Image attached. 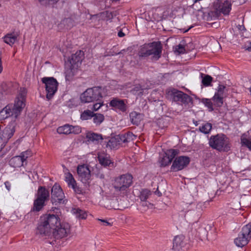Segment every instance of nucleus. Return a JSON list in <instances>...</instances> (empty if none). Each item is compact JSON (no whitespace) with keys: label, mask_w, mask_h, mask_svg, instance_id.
I'll return each instance as SVG.
<instances>
[{"label":"nucleus","mask_w":251,"mask_h":251,"mask_svg":"<svg viewBox=\"0 0 251 251\" xmlns=\"http://www.w3.org/2000/svg\"><path fill=\"white\" fill-rule=\"evenodd\" d=\"M225 89H226V87L224 85H219L218 86V91L215 94V95L224 97V95H225Z\"/></svg>","instance_id":"ea45409f"},{"label":"nucleus","mask_w":251,"mask_h":251,"mask_svg":"<svg viewBox=\"0 0 251 251\" xmlns=\"http://www.w3.org/2000/svg\"><path fill=\"white\" fill-rule=\"evenodd\" d=\"M4 184H5V186L6 189L8 191H10V188H11V184H10V182L6 181L4 182Z\"/></svg>","instance_id":"3c124183"},{"label":"nucleus","mask_w":251,"mask_h":251,"mask_svg":"<svg viewBox=\"0 0 251 251\" xmlns=\"http://www.w3.org/2000/svg\"><path fill=\"white\" fill-rule=\"evenodd\" d=\"M104 175H103V174H100V178H101V179L104 178Z\"/></svg>","instance_id":"13d9d810"},{"label":"nucleus","mask_w":251,"mask_h":251,"mask_svg":"<svg viewBox=\"0 0 251 251\" xmlns=\"http://www.w3.org/2000/svg\"><path fill=\"white\" fill-rule=\"evenodd\" d=\"M223 98L221 96L214 95L213 97V100L217 106H221L223 103Z\"/></svg>","instance_id":"e433bc0d"},{"label":"nucleus","mask_w":251,"mask_h":251,"mask_svg":"<svg viewBox=\"0 0 251 251\" xmlns=\"http://www.w3.org/2000/svg\"><path fill=\"white\" fill-rule=\"evenodd\" d=\"M151 195V192L148 189H143L140 192V199L142 201H145Z\"/></svg>","instance_id":"2f4dec72"},{"label":"nucleus","mask_w":251,"mask_h":251,"mask_svg":"<svg viewBox=\"0 0 251 251\" xmlns=\"http://www.w3.org/2000/svg\"><path fill=\"white\" fill-rule=\"evenodd\" d=\"M132 183V176L126 174L116 177L112 185L116 193L124 195Z\"/></svg>","instance_id":"39448f33"},{"label":"nucleus","mask_w":251,"mask_h":251,"mask_svg":"<svg viewBox=\"0 0 251 251\" xmlns=\"http://www.w3.org/2000/svg\"><path fill=\"white\" fill-rule=\"evenodd\" d=\"M42 81L45 84L46 97L48 100H50L57 90L58 82L53 77H47L42 78Z\"/></svg>","instance_id":"6e6552de"},{"label":"nucleus","mask_w":251,"mask_h":251,"mask_svg":"<svg viewBox=\"0 0 251 251\" xmlns=\"http://www.w3.org/2000/svg\"><path fill=\"white\" fill-rule=\"evenodd\" d=\"M18 34L17 33H7L3 37V41L7 44L12 46L17 41Z\"/></svg>","instance_id":"a211bd4d"},{"label":"nucleus","mask_w":251,"mask_h":251,"mask_svg":"<svg viewBox=\"0 0 251 251\" xmlns=\"http://www.w3.org/2000/svg\"><path fill=\"white\" fill-rule=\"evenodd\" d=\"M57 132L59 134H69L71 133V125H65L59 126L57 129Z\"/></svg>","instance_id":"393cba45"},{"label":"nucleus","mask_w":251,"mask_h":251,"mask_svg":"<svg viewBox=\"0 0 251 251\" xmlns=\"http://www.w3.org/2000/svg\"><path fill=\"white\" fill-rule=\"evenodd\" d=\"M251 222L244 226L238 237L234 240L236 245L239 247H242L246 245L251 238Z\"/></svg>","instance_id":"0eeeda50"},{"label":"nucleus","mask_w":251,"mask_h":251,"mask_svg":"<svg viewBox=\"0 0 251 251\" xmlns=\"http://www.w3.org/2000/svg\"><path fill=\"white\" fill-rule=\"evenodd\" d=\"M98 102L96 103L95 104H93L92 110L93 111H98L99 109H100V108L103 105V102L101 100L98 101Z\"/></svg>","instance_id":"79ce46f5"},{"label":"nucleus","mask_w":251,"mask_h":251,"mask_svg":"<svg viewBox=\"0 0 251 251\" xmlns=\"http://www.w3.org/2000/svg\"><path fill=\"white\" fill-rule=\"evenodd\" d=\"M195 125L197 126L198 125V122L196 121V122L194 123Z\"/></svg>","instance_id":"052dcab7"},{"label":"nucleus","mask_w":251,"mask_h":251,"mask_svg":"<svg viewBox=\"0 0 251 251\" xmlns=\"http://www.w3.org/2000/svg\"><path fill=\"white\" fill-rule=\"evenodd\" d=\"M97 2H100L105 1L106 2V0H94Z\"/></svg>","instance_id":"6e6d98bb"},{"label":"nucleus","mask_w":251,"mask_h":251,"mask_svg":"<svg viewBox=\"0 0 251 251\" xmlns=\"http://www.w3.org/2000/svg\"><path fill=\"white\" fill-rule=\"evenodd\" d=\"M244 48L246 50L249 51H251V42H249V45L246 44Z\"/></svg>","instance_id":"8fccbe9b"},{"label":"nucleus","mask_w":251,"mask_h":251,"mask_svg":"<svg viewBox=\"0 0 251 251\" xmlns=\"http://www.w3.org/2000/svg\"><path fill=\"white\" fill-rule=\"evenodd\" d=\"M142 205H143V206L146 205H147V203H146V201H143V202H142Z\"/></svg>","instance_id":"bf43d9fd"},{"label":"nucleus","mask_w":251,"mask_h":251,"mask_svg":"<svg viewBox=\"0 0 251 251\" xmlns=\"http://www.w3.org/2000/svg\"><path fill=\"white\" fill-rule=\"evenodd\" d=\"M89 140L93 142H99L100 140L102 139V136L100 134H98L95 133H88L86 136Z\"/></svg>","instance_id":"c756f323"},{"label":"nucleus","mask_w":251,"mask_h":251,"mask_svg":"<svg viewBox=\"0 0 251 251\" xmlns=\"http://www.w3.org/2000/svg\"><path fill=\"white\" fill-rule=\"evenodd\" d=\"M183 237L176 236L175 237L173 241V248L175 250L178 251L183 246Z\"/></svg>","instance_id":"4be33fe9"},{"label":"nucleus","mask_w":251,"mask_h":251,"mask_svg":"<svg viewBox=\"0 0 251 251\" xmlns=\"http://www.w3.org/2000/svg\"><path fill=\"white\" fill-rule=\"evenodd\" d=\"M83 52L81 50L77 51L73 54L69 61L71 64L72 70L76 69L81 65L83 57Z\"/></svg>","instance_id":"4468645a"},{"label":"nucleus","mask_w":251,"mask_h":251,"mask_svg":"<svg viewBox=\"0 0 251 251\" xmlns=\"http://www.w3.org/2000/svg\"><path fill=\"white\" fill-rule=\"evenodd\" d=\"M36 198L46 201L49 200L50 192L45 187L40 186L36 195Z\"/></svg>","instance_id":"dca6fc26"},{"label":"nucleus","mask_w":251,"mask_h":251,"mask_svg":"<svg viewBox=\"0 0 251 251\" xmlns=\"http://www.w3.org/2000/svg\"><path fill=\"white\" fill-rule=\"evenodd\" d=\"M241 143L242 145L245 146L249 148L251 151V137L247 138L242 137L241 138Z\"/></svg>","instance_id":"c9c22d12"},{"label":"nucleus","mask_w":251,"mask_h":251,"mask_svg":"<svg viewBox=\"0 0 251 251\" xmlns=\"http://www.w3.org/2000/svg\"><path fill=\"white\" fill-rule=\"evenodd\" d=\"M94 116V112L90 110H84L80 115V118L82 120H87L91 119Z\"/></svg>","instance_id":"7c9ffc66"},{"label":"nucleus","mask_w":251,"mask_h":251,"mask_svg":"<svg viewBox=\"0 0 251 251\" xmlns=\"http://www.w3.org/2000/svg\"><path fill=\"white\" fill-rule=\"evenodd\" d=\"M70 226L67 223H60L58 215H46L41 218V222L37 227V232L42 236L50 238L59 239L70 233Z\"/></svg>","instance_id":"f257e3e1"},{"label":"nucleus","mask_w":251,"mask_h":251,"mask_svg":"<svg viewBox=\"0 0 251 251\" xmlns=\"http://www.w3.org/2000/svg\"><path fill=\"white\" fill-rule=\"evenodd\" d=\"M127 101L126 100H122L119 98H113L109 102V105L116 110H119L123 113L126 112L127 109Z\"/></svg>","instance_id":"ddd939ff"},{"label":"nucleus","mask_w":251,"mask_h":251,"mask_svg":"<svg viewBox=\"0 0 251 251\" xmlns=\"http://www.w3.org/2000/svg\"><path fill=\"white\" fill-rule=\"evenodd\" d=\"M32 155V153H31V151H30V150H27L25 151H23L22 152L21 154H20V156H21V158L23 159V160H24V161H25L26 159L31 156Z\"/></svg>","instance_id":"a19ab883"},{"label":"nucleus","mask_w":251,"mask_h":251,"mask_svg":"<svg viewBox=\"0 0 251 251\" xmlns=\"http://www.w3.org/2000/svg\"><path fill=\"white\" fill-rule=\"evenodd\" d=\"M178 151L175 149L167 150L165 154L172 161L173 159L178 154Z\"/></svg>","instance_id":"473e14b6"},{"label":"nucleus","mask_w":251,"mask_h":251,"mask_svg":"<svg viewBox=\"0 0 251 251\" xmlns=\"http://www.w3.org/2000/svg\"><path fill=\"white\" fill-rule=\"evenodd\" d=\"M172 161L165 154L159 160L161 167H165L171 163Z\"/></svg>","instance_id":"f704fd0d"},{"label":"nucleus","mask_w":251,"mask_h":251,"mask_svg":"<svg viewBox=\"0 0 251 251\" xmlns=\"http://www.w3.org/2000/svg\"><path fill=\"white\" fill-rule=\"evenodd\" d=\"M172 100L179 104H187L190 100V97L186 94L173 89L169 92Z\"/></svg>","instance_id":"9d476101"},{"label":"nucleus","mask_w":251,"mask_h":251,"mask_svg":"<svg viewBox=\"0 0 251 251\" xmlns=\"http://www.w3.org/2000/svg\"><path fill=\"white\" fill-rule=\"evenodd\" d=\"M72 211L75 215L76 217L79 219H85L88 215L87 213L85 211L79 208H74Z\"/></svg>","instance_id":"5701e85b"},{"label":"nucleus","mask_w":251,"mask_h":251,"mask_svg":"<svg viewBox=\"0 0 251 251\" xmlns=\"http://www.w3.org/2000/svg\"><path fill=\"white\" fill-rule=\"evenodd\" d=\"M92 118H93V122L97 125H100L104 119L103 115L100 113H94Z\"/></svg>","instance_id":"c85d7f7f"},{"label":"nucleus","mask_w":251,"mask_h":251,"mask_svg":"<svg viewBox=\"0 0 251 251\" xmlns=\"http://www.w3.org/2000/svg\"><path fill=\"white\" fill-rule=\"evenodd\" d=\"M119 0H106V3H109V4H111L112 3L116 2Z\"/></svg>","instance_id":"864d4df0"},{"label":"nucleus","mask_w":251,"mask_h":251,"mask_svg":"<svg viewBox=\"0 0 251 251\" xmlns=\"http://www.w3.org/2000/svg\"><path fill=\"white\" fill-rule=\"evenodd\" d=\"M16 122L15 121H11L5 128L3 133L5 135L6 137L8 139L11 138L14 132H15V127L16 126Z\"/></svg>","instance_id":"f3484780"},{"label":"nucleus","mask_w":251,"mask_h":251,"mask_svg":"<svg viewBox=\"0 0 251 251\" xmlns=\"http://www.w3.org/2000/svg\"><path fill=\"white\" fill-rule=\"evenodd\" d=\"M77 173L79 179L84 184H89L91 180V172L87 166L78 165Z\"/></svg>","instance_id":"f8f14e48"},{"label":"nucleus","mask_w":251,"mask_h":251,"mask_svg":"<svg viewBox=\"0 0 251 251\" xmlns=\"http://www.w3.org/2000/svg\"><path fill=\"white\" fill-rule=\"evenodd\" d=\"M174 51L178 54H183L185 52V47L183 45L179 44L174 48Z\"/></svg>","instance_id":"4c0bfd02"},{"label":"nucleus","mask_w":251,"mask_h":251,"mask_svg":"<svg viewBox=\"0 0 251 251\" xmlns=\"http://www.w3.org/2000/svg\"><path fill=\"white\" fill-rule=\"evenodd\" d=\"M190 158L186 156L176 157L171 167V172H178L185 168L190 163Z\"/></svg>","instance_id":"1a4fd4ad"},{"label":"nucleus","mask_w":251,"mask_h":251,"mask_svg":"<svg viewBox=\"0 0 251 251\" xmlns=\"http://www.w3.org/2000/svg\"><path fill=\"white\" fill-rule=\"evenodd\" d=\"M132 91L133 93H134V92L136 91L139 92L140 93H142L143 89L141 88L140 85H137L132 90Z\"/></svg>","instance_id":"09e8293b"},{"label":"nucleus","mask_w":251,"mask_h":251,"mask_svg":"<svg viewBox=\"0 0 251 251\" xmlns=\"http://www.w3.org/2000/svg\"><path fill=\"white\" fill-rule=\"evenodd\" d=\"M126 136V138L127 139V140L129 142L130 141H132L134 140L136 138V136L134 135L132 132H127L125 133Z\"/></svg>","instance_id":"49530a36"},{"label":"nucleus","mask_w":251,"mask_h":251,"mask_svg":"<svg viewBox=\"0 0 251 251\" xmlns=\"http://www.w3.org/2000/svg\"><path fill=\"white\" fill-rule=\"evenodd\" d=\"M125 33H123L122 31H120L118 33V35L119 37H124L125 36Z\"/></svg>","instance_id":"5fc2aeb1"},{"label":"nucleus","mask_w":251,"mask_h":251,"mask_svg":"<svg viewBox=\"0 0 251 251\" xmlns=\"http://www.w3.org/2000/svg\"><path fill=\"white\" fill-rule=\"evenodd\" d=\"M45 202L43 200L37 198L35 199L33 202V206L31 210L33 212H39L41 210L45 205Z\"/></svg>","instance_id":"aec40b11"},{"label":"nucleus","mask_w":251,"mask_h":251,"mask_svg":"<svg viewBox=\"0 0 251 251\" xmlns=\"http://www.w3.org/2000/svg\"><path fill=\"white\" fill-rule=\"evenodd\" d=\"M99 220L101 222H102L103 223V225L105 226L110 225V224L108 222H107L106 220H101V219H99Z\"/></svg>","instance_id":"603ef678"},{"label":"nucleus","mask_w":251,"mask_h":251,"mask_svg":"<svg viewBox=\"0 0 251 251\" xmlns=\"http://www.w3.org/2000/svg\"><path fill=\"white\" fill-rule=\"evenodd\" d=\"M10 110L9 107H7V105L4 107L0 111V121L4 120L10 117Z\"/></svg>","instance_id":"bb28decb"},{"label":"nucleus","mask_w":251,"mask_h":251,"mask_svg":"<svg viewBox=\"0 0 251 251\" xmlns=\"http://www.w3.org/2000/svg\"><path fill=\"white\" fill-rule=\"evenodd\" d=\"M120 144V141L117 139V136L111 138L106 144V147L109 148L110 149L116 148Z\"/></svg>","instance_id":"b1692460"},{"label":"nucleus","mask_w":251,"mask_h":251,"mask_svg":"<svg viewBox=\"0 0 251 251\" xmlns=\"http://www.w3.org/2000/svg\"><path fill=\"white\" fill-rule=\"evenodd\" d=\"M212 81V77L209 75H205L202 79V83L205 86H209Z\"/></svg>","instance_id":"58836bf2"},{"label":"nucleus","mask_w":251,"mask_h":251,"mask_svg":"<svg viewBox=\"0 0 251 251\" xmlns=\"http://www.w3.org/2000/svg\"><path fill=\"white\" fill-rule=\"evenodd\" d=\"M209 145L212 149L219 151H228L230 148L228 138L222 133L211 136Z\"/></svg>","instance_id":"7ed1b4c3"},{"label":"nucleus","mask_w":251,"mask_h":251,"mask_svg":"<svg viewBox=\"0 0 251 251\" xmlns=\"http://www.w3.org/2000/svg\"><path fill=\"white\" fill-rule=\"evenodd\" d=\"M26 95V90L24 88H21L19 93L15 99L14 104L7 105V107H9L10 110V115L11 116L17 118L21 114L25 105Z\"/></svg>","instance_id":"20e7f679"},{"label":"nucleus","mask_w":251,"mask_h":251,"mask_svg":"<svg viewBox=\"0 0 251 251\" xmlns=\"http://www.w3.org/2000/svg\"><path fill=\"white\" fill-rule=\"evenodd\" d=\"M212 124L209 123H206L202 124L199 127V130L204 134H208L212 129Z\"/></svg>","instance_id":"cd10ccee"},{"label":"nucleus","mask_w":251,"mask_h":251,"mask_svg":"<svg viewBox=\"0 0 251 251\" xmlns=\"http://www.w3.org/2000/svg\"><path fill=\"white\" fill-rule=\"evenodd\" d=\"M103 89L101 87L88 88L80 96L82 102L89 103L100 100L103 97Z\"/></svg>","instance_id":"423d86ee"},{"label":"nucleus","mask_w":251,"mask_h":251,"mask_svg":"<svg viewBox=\"0 0 251 251\" xmlns=\"http://www.w3.org/2000/svg\"><path fill=\"white\" fill-rule=\"evenodd\" d=\"M75 187H72L74 191L77 194H81L82 193V190L81 188L77 185V183L74 185Z\"/></svg>","instance_id":"de8ad7c7"},{"label":"nucleus","mask_w":251,"mask_h":251,"mask_svg":"<svg viewBox=\"0 0 251 251\" xmlns=\"http://www.w3.org/2000/svg\"><path fill=\"white\" fill-rule=\"evenodd\" d=\"M98 158L100 164L104 167H110L113 168L114 167V162L110 159L108 154L104 152H100L98 154Z\"/></svg>","instance_id":"2eb2a0df"},{"label":"nucleus","mask_w":251,"mask_h":251,"mask_svg":"<svg viewBox=\"0 0 251 251\" xmlns=\"http://www.w3.org/2000/svg\"><path fill=\"white\" fill-rule=\"evenodd\" d=\"M51 201L53 204L64 203V194L59 185L55 183L51 189Z\"/></svg>","instance_id":"9b49d317"},{"label":"nucleus","mask_w":251,"mask_h":251,"mask_svg":"<svg viewBox=\"0 0 251 251\" xmlns=\"http://www.w3.org/2000/svg\"><path fill=\"white\" fill-rule=\"evenodd\" d=\"M24 161L20 155L12 157L9 161L10 165L14 168L20 167L24 166Z\"/></svg>","instance_id":"6ab92c4d"},{"label":"nucleus","mask_w":251,"mask_h":251,"mask_svg":"<svg viewBox=\"0 0 251 251\" xmlns=\"http://www.w3.org/2000/svg\"><path fill=\"white\" fill-rule=\"evenodd\" d=\"M43 5H47L48 4H54L56 3L59 0H38Z\"/></svg>","instance_id":"a18cd8bd"},{"label":"nucleus","mask_w":251,"mask_h":251,"mask_svg":"<svg viewBox=\"0 0 251 251\" xmlns=\"http://www.w3.org/2000/svg\"><path fill=\"white\" fill-rule=\"evenodd\" d=\"M71 133L78 134L81 132V127L79 126H71Z\"/></svg>","instance_id":"37998d69"},{"label":"nucleus","mask_w":251,"mask_h":251,"mask_svg":"<svg viewBox=\"0 0 251 251\" xmlns=\"http://www.w3.org/2000/svg\"><path fill=\"white\" fill-rule=\"evenodd\" d=\"M65 180L68 183L69 187L71 188L75 187L74 185L76 183V182L74 178V176L70 173H68L66 174Z\"/></svg>","instance_id":"a878e982"},{"label":"nucleus","mask_w":251,"mask_h":251,"mask_svg":"<svg viewBox=\"0 0 251 251\" xmlns=\"http://www.w3.org/2000/svg\"><path fill=\"white\" fill-rule=\"evenodd\" d=\"M117 139L119 141H120V144L121 143H127L128 142L127 139L126 138V134H123L121 135H119L116 136Z\"/></svg>","instance_id":"c03bdc74"},{"label":"nucleus","mask_w":251,"mask_h":251,"mask_svg":"<svg viewBox=\"0 0 251 251\" xmlns=\"http://www.w3.org/2000/svg\"><path fill=\"white\" fill-rule=\"evenodd\" d=\"M130 121L133 125H138L142 119V115L135 111H132L129 114Z\"/></svg>","instance_id":"412c9836"},{"label":"nucleus","mask_w":251,"mask_h":251,"mask_svg":"<svg viewBox=\"0 0 251 251\" xmlns=\"http://www.w3.org/2000/svg\"><path fill=\"white\" fill-rule=\"evenodd\" d=\"M155 193L158 195V196H160L161 195V193L159 191H155Z\"/></svg>","instance_id":"4d7b16f0"},{"label":"nucleus","mask_w":251,"mask_h":251,"mask_svg":"<svg viewBox=\"0 0 251 251\" xmlns=\"http://www.w3.org/2000/svg\"><path fill=\"white\" fill-rule=\"evenodd\" d=\"M201 102L204 104L209 109L210 111L213 110V104L210 99L203 98L201 100Z\"/></svg>","instance_id":"72a5a7b5"},{"label":"nucleus","mask_w":251,"mask_h":251,"mask_svg":"<svg viewBox=\"0 0 251 251\" xmlns=\"http://www.w3.org/2000/svg\"><path fill=\"white\" fill-rule=\"evenodd\" d=\"M162 46L160 42H153L141 46L138 55L140 58H146L151 56L153 60H157L161 57Z\"/></svg>","instance_id":"f03ea898"},{"label":"nucleus","mask_w":251,"mask_h":251,"mask_svg":"<svg viewBox=\"0 0 251 251\" xmlns=\"http://www.w3.org/2000/svg\"><path fill=\"white\" fill-rule=\"evenodd\" d=\"M124 50H123V51H124ZM122 50L121 51L119 52V53H118L117 54H120V53H122Z\"/></svg>","instance_id":"680f3d73"}]
</instances>
